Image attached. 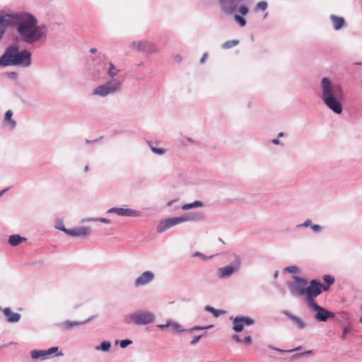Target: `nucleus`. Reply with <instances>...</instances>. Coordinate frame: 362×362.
<instances>
[{"label":"nucleus","instance_id":"nucleus-1","mask_svg":"<svg viewBox=\"0 0 362 362\" xmlns=\"http://www.w3.org/2000/svg\"><path fill=\"white\" fill-rule=\"evenodd\" d=\"M35 16L29 13H21L16 23L17 33L21 42L33 45L47 38L48 29L45 25H37Z\"/></svg>","mask_w":362,"mask_h":362},{"label":"nucleus","instance_id":"nucleus-2","mask_svg":"<svg viewBox=\"0 0 362 362\" xmlns=\"http://www.w3.org/2000/svg\"><path fill=\"white\" fill-rule=\"evenodd\" d=\"M320 98L326 107L337 115L341 114L345 96L341 85L333 83L328 77H323L320 81Z\"/></svg>","mask_w":362,"mask_h":362},{"label":"nucleus","instance_id":"nucleus-3","mask_svg":"<svg viewBox=\"0 0 362 362\" xmlns=\"http://www.w3.org/2000/svg\"><path fill=\"white\" fill-rule=\"evenodd\" d=\"M3 66H18L29 67L32 64V54L28 49H19L18 45L8 46L1 55Z\"/></svg>","mask_w":362,"mask_h":362},{"label":"nucleus","instance_id":"nucleus-4","mask_svg":"<svg viewBox=\"0 0 362 362\" xmlns=\"http://www.w3.org/2000/svg\"><path fill=\"white\" fill-rule=\"evenodd\" d=\"M250 0H218L221 12L226 15H233L238 12L245 16L249 12L246 3Z\"/></svg>","mask_w":362,"mask_h":362},{"label":"nucleus","instance_id":"nucleus-5","mask_svg":"<svg viewBox=\"0 0 362 362\" xmlns=\"http://www.w3.org/2000/svg\"><path fill=\"white\" fill-rule=\"evenodd\" d=\"M122 89V82L117 78H112L103 85L98 86L93 90V94L100 97L119 92Z\"/></svg>","mask_w":362,"mask_h":362},{"label":"nucleus","instance_id":"nucleus-6","mask_svg":"<svg viewBox=\"0 0 362 362\" xmlns=\"http://www.w3.org/2000/svg\"><path fill=\"white\" fill-rule=\"evenodd\" d=\"M323 291V284L318 279H313L309 285L305 288V295H306L307 305L315 303V298L321 294Z\"/></svg>","mask_w":362,"mask_h":362},{"label":"nucleus","instance_id":"nucleus-7","mask_svg":"<svg viewBox=\"0 0 362 362\" xmlns=\"http://www.w3.org/2000/svg\"><path fill=\"white\" fill-rule=\"evenodd\" d=\"M293 281L288 282L287 285L293 296H301L305 295V288L308 284L305 279L298 276H293Z\"/></svg>","mask_w":362,"mask_h":362},{"label":"nucleus","instance_id":"nucleus-8","mask_svg":"<svg viewBox=\"0 0 362 362\" xmlns=\"http://www.w3.org/2000/svg\"><path fill=\"white\" fill-rule=\"evenodd\" d=\"M313 312H315L314 318L318 322H326L329 319L334 318L335 313L319 305L317 303L308 305Z\"/></svg>","mask_w":362,"mask_h":362},{"label":"nucleus","instance_id":"nucleus-9","mask_svg":"<svg viewBox=\"0 0 362 362\" xmlns=\"http://www.w3.org/2000/svg\"><path fill=\"white\" fill-rule=\"evenodd\" d=\"M129 318L136 325H146L154 321L155 315L148 311H138L132 314Z\"/></svg>","mask_w":362,"mask_h":362},{"label":"nucleus","instance_id":"nucleus-10","mask_svg":"<svg viewBox=\"0 0 362 362\" xmlns=\"http://www.w3.org/2000/svg\"><path fill=\"white\" fill-rule=\"evenodd\" d=\"M230 320L233 322V329L235 332H240L243 330L245 326H251L255 322L253 318L245 315L230 317Z\"/></svg>","mask_w":362,"mask_h":362},{"label":"nucleus","instance_id":"nucleus-11","mask_svg":"<svg viewBox=\"0 0 362 362\" xmlns=\"http://www.w3.org/2000/svg\"><path fill=\"white\" fill-rule=\"evenodd\" d=\"M241 262L238 256L235 257L233 262L226 267H221L218 269V276L220 279H226L230 277L235 272L238 271L240 267Z\"/></svg>","mask_w":362,"mask_h":362},{"label":"nucleus","instance_id":"nucleus-12","mask_svg":"<svg viewBox=\"0 0 362 362\" xmlns=\"http://www.w3.org/2000/svg\"><path fill=\"white\" fill-rule=\"evenodd\" d=\"M182 223L181 216L171 217L160 220L157 226V232L163 233L168 229Z\"/></svg>","mask_w":362,"mask_h":362},{"label":"nucleus","instance_id":"nucleus-13","mask_svg":"<svg viewBox=\"0 0 362 362\" xmlns=\"http://www.w3.org/2000/svg\"><path fill=\"white\" fill-rule=\"evenodd\" d=\"M131 47L139 52H143L148 54H153L157 52L156 45L148 41H139L133 42Z\"/></svg>","mask_w":362,"mask_h":362},{"label":"nucleus","instance_id":"nucleus-14","mask_svg":"<svg viewBox=\"0 0 362 362\" xmlns=\"http://www.w3.org/2000/svg\"><path fill=\"white\" fill-rule=\"evenodd\" d=\"M155 275L151 271H146L139 275L134 281L136 287L144 286L154 279Z\"/></svg>","mask_w":362,"mask_h":362},{"label":"nucleus","instance_id":"nucleus-15","mask_svg":"<svg viewBox=\"0 0 362 362\" xmlns=\"http://www.w3.org/2000/svg\"><path fill=\"white\" fill-rule=\"evenodd\" d=\"M181 218L182 223L186 221L199 222L206 219L204 214L201 212L187 213L181 216Z\"/></svg>","mask_w":362,"mask_h":362},{"label":"nucleus","instance_id":"nucleus-16","mask_svg":"<svg viewBox=\"0 0 362 362\" xmlns=\"http://www.w3.org/2000/svg\"><path fill=\"white\" fill-rule=\"evenodd\" d=\"M91 229L89 227H80L77 228L69 229L66 234L72 237H84L90 235Z\"/></svg>","mask_w":362,"mask_h":362},{"label":"nucleus","instance_id":"nucleus-17","mask_svg":"<svg viewBox=\"0 0 362 362\" xmlns=\"http://www.w3.org/2000/svg\"><path fill=\"white\" fill-rule=\"evenodd\" d=\"M282 313L291 320L298 329H303L306 327V323L301 318L294 315L291 312L284 310Z\"/></svg>","mask_w":362,"mask_h":362},{"label":"nucleus","instance_id":"nucleus-18","mask_svg":"<svg viewBox=\"0 0 362 362\" xmlns=\"http://www.w3.org/2000/svg\"><path fill=\"white\" fill-rule=\"evenodd\" d=\"M13 112L11 110H8L6 112L4 118V125L6 127L9 128L10 129H14L16 127V122L12 119Z\"/></svg>","mask_w":362,"mask_h":362},{"label":"nucleus","instance_id":"nucleus-19","mask_svg":"<svg viewBox=\"0 0 362 362\" xmlns=\"http://www.w3.org/2000/svg\"><path fill=\"white\" fill-rule=\"evenodd\" d=\"M3 312L8 322H18L21 319V315L13 313L9 308H4Z\"/></svg>","mask_w":362,"mask_h":362},{"label":"nucleus","instance_id":"nucleus-20","mask_svg":"<svg viewBox=\"0 0 362 362\" xmlns=\"http://www.w3.org/2000/svg\"><path fill=\"white\" fill-rule=\"evenodd\" d=\"M329 19L331 20L333 25V28L335 30L341 29L346 24L344 18L337 16L336 15H330Z\"/></svg>","mask_w":362,"mask_h":362},{"label":"nucleus","instance_id":"nucleus-21","mask_svg":"<svg viewBox=\"0 0 362 362\" xmlns=\"http://www.w3.org/2000/svg\"><path fill=\"white\" fill-rule=\"evenodd\" d=\"M141 215V211L132 209L119 207L118 216H128V217H138Z\"/></svg>","mask_w":362,"mask_h":362},{"label":"nucleus","instance_id":"nucleus-22","mask_svg":"<svg viewBox=\"0 0 362 362\" xmlns=\"http://www.w3.org/2000/svg\"><path fill=\"white\" fill-rule=\"evenodd\" d=\"M93 318H94V316H91L88 319H87L86 320H84V321H69V320H66L64 322V326L65 329H71V328H72L73 327H75V326H79V325H86L88 322H89L90 320H92Z\"/></svg>","mask_w":362,"mask_h":362},{"label":"nucleus","instance_id":"nucleus-23","mask_svg":"<svg viewBox=\"0 0 362 362\" xmlns=\"http://www.w3.org/2000/svg\"><path fill=\"white\" fill-rule=\"evenodd\" d=\"M30 356L33 359L45 360L47 357L46 350H32L30 352Z\"/></svg>","mask_w":362,"mask_h":362},{"label":"nucleus","instance_id":"nucleus-24","mask_svg":"<svg viewBox=\"0 0 362 362\" xmlns=\"http://www.w3.org/2000/svg\"><path fill=\"white\" fill-rule=\"evenodd\" d=\"M26 240L25 238H23L18 234L11 235L8 238V243L12 246H17L21 242Z\"/></svg>","mask_w":362,"mask_h":362},{"label":"nucleus","instance_id":"nucleus-25","mask_svg":"<svg viewBox=\"0 0 362 362\" xmlns=\"http://www.w3.org/2000/svg\"><path fill=\"white\" fill-rule=\"evenodd\" d=\"M322 279L326 284L323 285V291H326L329 288L330 286L334 283V278L331 275L326 274L322 276Z\"/></svg>","mask_w":362,"mask_h":362},{"label":"nucleus","instance_id":"nucleus-26","mask_svg":"<svg viewBox=\"0 0 362 362\" xmlns=\"http://www.w3.org/2000/svg\"><path fill=\"white\" fill-rule=\"evenodd\" d=\"M8 25H9V20L5 18L4 16H0V40L5 33L6 26Z\"/></svg>","mask_w":362,"mask_h":362},{"label":"nucleus","instance_id":"nucleus-27","mask_svg":"<svg viewBox=\"0 0 362 362\" xmlns=\"http://www.w3.org/2000/svg\"><path fill=\"white\" fill-rule=\"evenodd\" d=\"M107 64L109 67L107 70V74L112 78H115L114 77L116 76L117 74L119 72V69H117L112 62H108Z\"/></svg>","mask_w":362,"mask_h":362},{"label":"nucleus","instance_id":"nucleus-28","mask_svg":"<svg viewBox=\"0 0 362 362\" xmlns=\"http://www.w3.org/2000/svg\"><path fill=\"white\" fill-rule=\"evenodd\" d=\"M204 204L201 201H195L192 203L185 204L182 206V210H188L195 207L203 206Z\"/></svg>","mask_w":362,"mask_h":362},{"label":"nucleus","instance_id":"nucleus-29","mask_svg":"<svg viewBox=\"0 0 362 362\" xmlns=\"http://www.w3.org/2000/svg\"><path fill=\"white\" fill-rule=\"evenodd\" d=\"M239 42L238 40H228L221 45V48L223 49H230L238 45Z\"/></svg>","mask_w":362,"mask_h":362},{"label":"nucleus","instance_id":"nucleus-30","mask_svg":"<svg viewBox=\"0 0 362 362\" xmlns=\"http://www.w3.org/2000/svg\"><path fill=\"white\" fill-rule=\"evenodd\" d=\"M111 344L109 341H103L99 346L95 347V350H100L107 352L110 350Z\"/></svg>","mask_w":362,"mask_h":362},{"label":"nucleus","instance_id":"nucleus-31","mask_svg":"<svg viewBox=\"0 0 362 362\" xmlns=\"http://www.w3.org/2000/svg\"><path fill=\"white\" fill-rule=\"evenodd\" d=\"M204 310L207 312L211 313L216 317H218L220 315L224 313L222 310H216L210 305H206Z\"/></svg>","mask_w":362,"mask_h":362},{"label":"nucleus","instance_id":"nucleus-32","mask_svg":"<svg viewBox=\"0 0 362 362\" xmlns=\"http://www.w3.org/2000/svg\"><path fill=\"white\" fill-rule=\"evenodd\" d=\"M267 8H268L267 2L265 1H262L258 2L256 4L254 10L255 12H257L259 11H264L265 10H267Z\"/></svg>","mask_w":362,"mask_h":362},{"label":"nucleus","instance_id":"nucleus-33","mask_svg":"<svg viewBox=\"0 0 362 362\" xmlns=\"http://www.w3.org/2000/svg\"><path fill=\"white\" fill-rule=\"evenodd\" d=\"M46 352H47V356L52 354H55V355L57 356H63V353L62 351H59L58 346L51 347L49 349L46 350Z\"/></svg>","mask_w":362,"mask_h":362},{"label":"nucleus","instance_id":"nucleus-34","mask_svg":"<svg viewBox=\"0 0 362 362\" xmlns=\"http://www.w3.org/2000/svg\"><path fill=\"white\" fill-rule=\"evenodd\" d=\"M243 16H242V15L240 16V15H238V14H235V16H234V20L242 28L245 27L246 25V23H247V21L243 18Z\"/></svg>","mask_w":362,"mask_h":362},{"label":"nucleus","instance_id":"nucleus-35","mask_svg":"<svg viewBox=\"0 0 362 362\" xmlns=\"http://www.w3.org/2000/svg\"><path fill=\"white\" fill-rule=\"evenodd\" d=\"M170 327H172L173 328V329L176 332H178V333L187 332V329H182L181 325L179 323L173 322L172 320H171Z\"/></svg>","mask_w":362,"mask_h":362},{"label":"nucleus","instance_id":"nucleus-36","mask_svg":"<svg viewBox=\"0 0 362 362\" xmlns=\"http://www.w3.org/2000/svg\"><path fill=\"white\" fill-rule=\"evenodd\" d=\"M313 353V351L312 350H308V351H303V352H300V353H296L295 354H293L292 356H291V359L292 360H296L300 357H303V356H308V355H310Z\"/></svg>","mask_w":362,"mask_h":362},{"label":"nucleus","instance_id":"nucleus-37","mask_svg":"<svg viewBox=\"0 0 362 362\" xmlns=\"http://www.w3.org/2000/svg\"><path fill=\"white\" fill-rule=\"evenodd\" d=\"M213 325H209V326H199V325H196V326H194L189 329H187V332H194V331H197V330H204V329H208L211 327H212Z\"/></svg>","mask_w":362,"mask_h":362},{"label":"nucleus","instance_id":"nucleus-38","mask_svg":"<svg viewBox=\"0 0 362 362\" xmlns=\"http://www.w3.org/2000/svg\"><path fill=\"white\" fill-rule=\"evenodd\" d=\"M55 228L61 231H63L64 233H66V231H68L69 230L65 228L63 221L61 220H58L56 221Z\"/></svg>","mask_w":362,"mask_h":362},{"label":"nucleus","instance_id":"nucleus-39","mask_svg":"<svg viewBox=\"0 0 362 362\" xmlns=\"http://www.w3.org/2000/svg\"><path fill=\"white\" fill-rule=\"evenodd\" d=\"M351 328L350 325H349L347 326H344L343 328V332H342V334L341 336V339L342 340H345L347 337V334L351 332Z\"/></svg>","mask_w":362,"mask_h":362},{"label":"nucleus","instance_id":"nucleus-40","mask_svg":"<svg viewBox=\"0 0 362 362\" xmlns=\"http://www.w3.org/2000/svg\"><path fill=\"white\" fill-rule=\"evenodd\" d=\"M118 342H119V340H117L116 344H117ZM132 344V341L131 339H128L119 341V346L122 349H124L127 346H129Z\"/></svg>","mask_w":362,"mask_h":362},{"label":"nucleus","instance_id":"nucleus-41","mask_svg":"<svg viewBox=\"0 0 362 362\" xmlns=\"http://www.w3.org/2000/svg\"><path fill=\"white\" fill-rule=\"evenodd\" d=\"M86 221H100L107 224L110 223V220L106 218H90L86 219Z\"/></svg>","mask_w":362,"mask_h":362},{"label":"nucleus","instance_id":"nucleus-42","mask_svg":"<svg viewBox=\"0 0 362 362\" xmlns=\"http://www.w3.org/2000/svg\"><path fill=\"white\" fill-rule=\"evenodd\" d=\"M192 257H199L201 258L203 261H206L209 259V257L206 256L205 255H204L203 253H202L201 252H194L192 255ZM212 256H211V257ZM210 258V257H209Z\"/></svg>","mask_w":362,"mask_h":362},{"label":"nucleus","instance_id":"nucleus-43","mask_svg":"<svg viewBox=\"0 0 362 362\" xmlns=\"http://www.w3.org/2000/svg\"><path fill=\"white\" fill-rule=\"evenodd\" d=\"M284 272L288 273H297L299 272V268L296 266H290L284 269Z\"/></svg>","mask_w":362,"mask_h":362},{"label":"nucleus","instance_id":"nucleus-44","mask_svg":"<svg viewBox=\"0 0 362 362\" xmlns=\"http://www.w3.org/2000/svg\"><path fill=\"white\" fill-rule=\"evenodd\" d=\"M151 151L158 154V155H162L165 152V150L163 148H156L155 146H151Z\"/></svg>","mask_w":362,"mask_h":362},{"label":"nucleus","instance_id":"nucleus-45","mask_svg":"<svg viewBox=\"0 0 362 362\" xmlns=\"http://www.w3.org/2000/svg\"><path fill=\"white\" fill-rule=\"evenodd\" d=\"M301 349V346H298L296 349H290V350H284V349H279V348H276V349H274V351H276L278 352H280V353H291V352H293V351H298Z\"/></svg>","mask_w":362,"mask_h":362},{"label":"nucleus","instance_id":"nucleus-46","mask_svg":"<svg viewBox=\"0 0 362 362\" xmlns=\"http://www.w3.org/2000/svg\"><path fill=\"white\" fill-rule=\"evenodd\" d=\"M312 226V220L310 218L306 219L303 223L297 226L298 228L300 227H310Z\"/></svg>","mask_w":362,"mask_h":362},{"label":"nucleus","instance_id":"nucleus-47","mask_svg":"<svg viewBox=\"0 0 362 362\" xmlns=\"http://www.w3.org/2000/svg\"><path fill=\"white\" fill-rule=\"evenodd\" d=\"M202 338V335L194 336L193 337L192 340L190 341V345L195 346Z\"/></svg>","mask_w":362,"mask_h":362},{"label":"nucleus","instance_id":"nucleus-48","mask_svg":"<svg viewBox=\"0 0 362 362\" xmlns=\"http://www.w3.org/2000/svg\"><path fill=\"white\" fill-rule=\"evenodd\" d=\"M310 228L315 233H320L322 229V228L320 225H317V224H312Z\"/></svg>","mask_w":362,"mask_h":362},{"label":"nucleus","instance_id":"nucleus-49","mask_svg":"<svg viewBox=\"0 0 362 362\" xmlns=\"http://www.w3.org/2000/svg\"><path fill=\"white\" fill-rule=\"evenodd\" d=\"M170 324H171V320H168L165 324L158 325L157 327L158 328H160V329H163L165 328L170 327Z\"/></svg>","mask_w":362,"mask_h":362},{"label":"nucleus","instance_id":"nucleus-50","mask_svg":"<svg viewBox=\"0 0 362 362\" xmlns=\"http://www.w3.org/2000/svg\"><path fill=\"white\" fill-rule=\"evenodd\" d=\"M242 343H245L246 344H250L252 343V337L250 336H246L242 339Z\"/></svg>","mask_w":362,"mask_h":362},{"label":"nucleus","instance_id":"nucleus-51","mask_svg":"<svg viewBox=\"0 0 362 362\" xmlns=\"http://www.w3.org/2000/svg\"><path fill=\"white\" fill-rule=\"evenodd\" d=\"M231 338L236 343H242V339H240V336L238 334H233Z\"/></svg>","mask_w":362,"mask_h":362},{"label":"nucleus","instance_id":"nucleus-52","mask_svg":"<svg viewBox=\"0 0 362 362\" xmlns=\"http://www.w3.org/2000/svg\"><path fill=\"white\" fill-rule=\"evenodd\" d=\"M119 207H112L107 210V213H115L118 215Z\"/></svg>","mask_w":362,"mask_h":362},{"label":"nucleus","instance_id":"nucleus-53","mask_svg":"<svg viewBox=\"0 0 362 362\" xmlns=\"http://www.w3.org/2000/svg\"><path fill=\"white\" fill-rule=\"evenodd\" d=\"M272 143L275 145L284 146V144L279 139V138L272 139Z\"/></svg>","mask_w":362,"mask_h":362},{"label":"nucleus","instance_id":"nucleus-54","mask_svg":"<svg viewBox=\"0 0 362 362\" xmlns=\"http://www.w3.org/2000/svg\"><path fill=\"white\" fill-rule=\"evenodd\" d=\"M207 57H208V54L206 52L202 55V57L200 59V63L204 64L205 62L206 59H207Z\"/></svg>","mask_w":362,"mask_h":362},{"label":"nucleus","instance_id":"nucleus-55","mask_svg":"<svg viewBox=\"0 0 362 362\" xmlns=\"http://www.w3.org/2000/svg\"><path fill=\"white\" fill-rule=\"evenodd\" d=\"M8 75L11 78H16L17 76H18L16 72H9V73H8Z\"/></svg>","mask_w":362,"mask_h":362},{"label":"nucleus","instance_id":"nucleus-56","mask_svg":"<svg viewBox=\"0 0 362 362\" xmlns=\"http://www.w3.org/2000/svg\"><path fill=\"white\" fill-rule=\"evenodd\" d=\"M98 141V139H94L93 141H90L88 139H86V143H87V144L95 143V142H97Z\"/></svg>","mask_w":362,"mask_h":362},{"label":"nucleus","instance_id":"nucleus-57","mask_svg":"<svg viewBox=\"0 0 362 362\" xmlns=\"http://www.w3.org/2000/svg\"><path fill=\"white\" fill-rule=\"evenodd\" d=\"M97 51H98V50H97V49H96V48H95V47L91 48V49H90V53H92V54H95V53H96V52H97Z\"/></svg>","mask_w":362,"mask_h":362},{"label":"nucleus","instance_id":"nucleus-58","mask_svg":"<svg viewBox=\"0 0 362 362\" xmlns=\"http://www.w3.org/2000/svg\"><path fill=\"white\" fill-rule=\"evenodd\" d=\"M175 59L177 62H181V60H182V57H181L180 55H177V56H175Z\"/></svg>","mask_w":362,"mask_h":362},{"label":"nucleus","instance_id":"nucleus-59","mask_svg":"<svg viewBox=\"0 0 362 362\" xmlns=\"http://www.w3.org/2000/svg\"><path fill=\"white\" fill-rule=\"evenodd\" d=\"M8 190V189H4L0 192V197Z\"/></svg>","mask_w":362,"mask_h":362},{"label":"nucleus","instance_id":"nucleus-60","mask_svg":"<svg viewBox=\"0 0 362 362\" xmlns=\"http://www.w3.org/2000/svg\"><path fill=\"white\" fill-rule=\"evenodd\" d=\"M104 57H105V55L101 53H99L98 55L97 56V57L99 58L100 59H103Z\"/></svg>","mask_w":362,"mask_h":362},{"label":"nucleus","instance_id":"nucleus-61","mask_svg":"<svg viewBox=\"0 0 362 362\" xmlns=\"http://www.w3.org/2000/svg\"><path fill=\"white\" fill-rule=\"evenodd\" d=\"M284 136V132H280L278 134V138L283 137Z\"/></svg>","mask_w":362,"mask_h":362},{"label":"nucleus","instance_id":"nucleus-62","mask_svg":"<svg viewBox=\"0 0 362 362\" xmlns=\"http://www.w3.org/2000/svg\"><path fill=\"white\" fill-rule=\"evenodd\" d=\"M88 170H89L88 165H86L84 168V171L86 173L88 171Z\"/></svg>","mask_w":362,"mask_h":362},{"label":"nucleus","instance_id":"nucleus-63","mask_svg":"<svg viewBox=\"0 0 362 362\" xmlns=\"http://www.w3.org/2000/svg\"><path fill=\"white\" fill-rule=\"evenodd\" d=\"M0 66H3L2 58L0 57Z\"/></svg>","mask_w":362,"mask_h":362},{"label":"nucleus","instance_id":"nucleus-64","mask_svg":"<svg viewBox=\"0 0 362 362\" xmlns=\"http://www.w3.org/2000/svg\"><path fill=\"white\" fill-rule=\"evenodd\" d=\"M278 276V271H276L275 273H274V277L276 278Z\"/></svg>","mask_w":362,"mask_h":362}]
</instances>
